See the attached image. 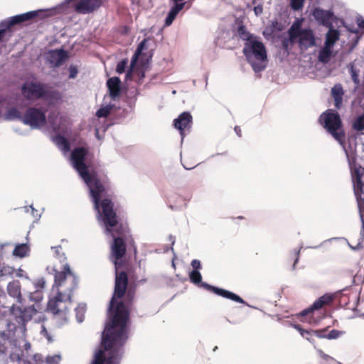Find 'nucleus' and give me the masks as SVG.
Masks as SVG:
<instances>
[{
	"instance_id": "a19ab883",
	"label": "nucleus",
	"mask_w": 364,
	"mask_h": 364,
	"mask_svg": "<svg viewBox=\"0 0 364 364\" xmlns=\"http://www.w3.org/2000/svg\"><path fill=\"white\" fill-rule=\"evenodd\" d=\"M344 333V331L333 329L327 333L326 338L329 340L336 339L343 336Z\"/></svg>"
},
{
	"instance_id": "7c9ffc66",
	"label": "nucleus",
	"mask_w": 364,
	"mask_h": 364,
	"mask_svg": "<svg viewBox=\"0 0 364 364\" xmlns=\"http://www.w3.org/2000/svg\"><path fill=\"white\" fill-rule=\"evenodd\" d=\"M348 68L349 69V72L351 75L352 80L355 83L356 86H358L360 85V80H359V73L360 70L357 69L355 67V65L353 63H349L348 65Z\"/></svg>"
},
{
	"instance_id": "58836bf2",
	"label": "nucleus",
	"mask_w": 364,
	"mask_h": 364,
	"mask_svg": "<svg viewBox=\"0 0 364 364\" xmlns=\"http://www.w3.org/2000/svg\"><path fill=\"white\" fill-rule=\"evenodd\" d=\"M356 183H357V188H356V189L355 191V195L357 196V200H358V205H360L361 200L363 201V200L361 198V196L359 195L358 191L360 190L362 192V188H363V186L364 184L362 182V180H361L360 176L357 177Z\"/></svg>"
},
{
	"instance_id": "e433bc0d",
	"label": "nucleus",
	"mask_w": 364,
	"mask_h": 364,
	"mask_svg": "<svg viewBox=\"0 0 364 364\" xmlns=\"http://www.w3.org/2000/svg\"><path fill=\"white\" fill-rule=\"evenodd\" d=\"M249 63L251 64L252 68L255 73L261 72V71L264 70L266 68V64L263 63L264 62L259 61L258 63H257V62L252 61L251 59L250 62H249Z\"/></svg>"
},
{
	"instance_id": "b1692460",
	"label": "nucleus",
	"mask_w": 364,
	"mask_h": 364,
	"mask_svg": "<svg viewBox=\"0 0 364 364\" xmlns=\"http://www.w3.org/2000/svg\"><path fill=\"white\" fill-rule=\"evenodd\" d=\"M237 33L239 37L245 41V43H252V41L258 39V38L253 34L250 33L245 28V26L241 25L237 28Z\"/></svg>"
},
{
	"instance_id": "603ef678",
	"label": "nucleus",
	"mask_w": 364,
	"mask_h": 364,
	"mask_svg": "<svg viewBox=\"0 0 364 364\" xmlns=\"http://www.w3.org/2000/svg\"><path fill=\"white\" fill-rule=\"evenodd\" d=\"M334 105L337 109H341L343 103V97L333 98Z\"/></svg>"
},
{
	"instance_id": "49530a36",
	"label": "nucleus",
	"mask_w": 364,
	"mask_h": 364,
	"mask_svg": "<svg viewBox=\"0 0 364 364\" xmlns=\"http://www.w3.org/2000/svg\"><path fill=\"white\" fill-rule=\"evenodd\" d=\"M14 269L10 267H0V277L7 274H12Z\"/></svg>"
},
{
	"instance_id": "f03ea898",
	"label": "nucleus",
	"mask_w": 364,
	"mask_h": 364,
	"mask_svg": "<svg viewBox=\"0 0 364 364\" xmlns=\"http://www.w3.org/2000/svg\"><path fill=\"white\" fill-rule=\"evenodd\" d=\"M55 271V283L53 290L56 288L57 293L50 296L47 302V311L61 321H67L70 314L73 299L72 292L77 285V277L71 272L68 263L63 265V269Z\"/></svg>"
},
{
	"instance_id": "09e8293b",
	"label": "nucleus",
	"mask_w": 364,
	"mask_h": 364,
	"mask_svg": "<svg viewBox=\"0 0 364 364\" xmlns=\"http://www.w3.org/2000/svg\"><path fill=\"white\" fill-rule=\"evenodd\" d=\"M2 309L0 308V319L4 318L9 311L11 313L12 307L16 308L14 304H13L11 307H5L4 306H1Z\"/></svg>"
},
{
	"instance_id": "423d86ee",
	"label": "nucleus",
	"mask_w": 364,
	"mask_h": 364,
	"mask_svg": "<svg viewBox=\"0 0 364 364\" xmlns=\"http://www.w3.org/2000/svg\"><path fill=\"white\" fill-rule=\"evenodd\" d=\"M242 53L248 62H250L252 58L260 62H266L267 60L266 48L263 43L258 39L250 43H245Z\"/></svg>"
},
{
	"instance_id": "ddd939ff",
	"label": "nucleus",
	"mask_w": 364,
	"mask_h": 364,
	"mask_svg": "<svg viewBox=\"0 0 364 364\" xmlns=\"http://www.w3.org/2000/svg\"><path fill=\"white\" fill-rule=\"evenodd\" d=\"M193 117L188 112H183L173 120V125L176 129L179 130L182 138L185 136L186 129H189L191 127Z\"/></svg>"
},
{
	"instance_id": "0eeeda50",
	"label": "nucleus",
	"mask_w": 364,
	"mask_h": 364,
	"mask_svg": "<svg viewBox=\"0 0 364 364\" xmlns=\"http://www.w3.org/2000/svg\"><path fill=\"white\" fill-rule=\"evenodd\" d=\"M82 178L90 188L95 208H99L101 197L105 193V187L95 173H88V177L84 176Z\"/></svg>"
},
{
	"instance_id": "ea45409f",
	"label": "nucleus",
	"mask_w": 364,
	"mask_h": 364,
	"mask_svg": "<svg viewBox=\"0 0 364 364\" xmlns=\"http://www.w3.org/2000/svg\"><path fill=\"white\" fill-rule=\"evenodd\" d=\"M111 112V107L109 106H106L104 107H101L96 112V116L97 117H107Z\"/></svg>"
},
{
	"instance_id": "c9c22d12",
	"label": "nucleus",
	"mask_w": 364,
	"mask_h": 364,
	"mask_svg": "<svg viewBox=\"0 0 364 364\" xmlns=\"http://www.w3.org/2000/svg\"><path fill=\"white\" fill-rule=\"evenodd\" d=\"M190 280L193 284H199L202 281V276L198 271H191L189 274Z\"/></svg>"
},
{
	"instance_id": "5701e85b",
	"label": "nucleus",
	"mask_w": 364,
	"mask_h": 364,
	"mask_svg": "<svg viewBox=\"0 0 364 364\" xmlns=\"http://www.w3.org/2000/svg\"><path fill=\"white\" fill-rule=\"evenodd\" d=\"M329 30L326 34V40L324 45L330 46L333 48L337 41H338L340 37V33L338 30L334 29L332 27H328Z\"/></svg>"
},
{
	"instance_id": "de8ad7c7",
	"label": "nucleus",
	"mask_w": 364,
	"mask_h": 364,
	"mask_svg": "<svg viewBox=\"0 0 364 364\" xmlns=\"http://www.w3.org/2000/svg\"><path fill=\"white\" fill-rule=\"evenodd\" d=\"M327 333V329L326 328L313 331V334L320 338H326Z\"/></svg>"
},
{
	"instance_id": "e2e57ef3",
	"label": "nucleus",
	"mask_w": 364,
	"mask_h": 364,
	"mask_svg": "<svg viewBox=\"0 0 364 364\" xmlns=\"http://www.w3.org/2000/svg\"><path fill=\"white\" fill-rule=\"evenodd\" d=\"M139 73V75L141 74V77H144V73L143 71H140V72H138Z\"/></svg>"
},
{
	"instance_id": "bf43d9fd",
	"label": "nucleus",
	"mask_w": 364,
	"mask_h": 364,
	"mask_svg": "<svg viewBox=\"0 0 364 364\" xmlns=\"http://www.w3.org/2000/svg\"><path fill=\"white\" fill-rule=\"evenodd\" d=\"M46 339H47V341H48V342H51L52 341V338L48 334H47Z\"/></svg>"
},
{
	"instance_id": "37998d69",
	"label": "nucleus",
	"mask_w": 364,
	"mask_h": 364,
	"mask_svg": "<svg viewBox=\"0 0 364 364\" xmlns=\"http://www.w3.org/2000/svg\"><path fill=\"white\" fill-rule=\"evenodd\" d=\"M128 60L127 59H123L120 62L118 63L116 68V72L119 74H122L124 73L125 69L127 66Z\"/></svg>"
},
{
	"instance_id": "4d7b16f0",
	"label": "nucleus",
	"mask_w": 364,
	"mask_h": 364,
	"mask_svg": "<svg viewBox=\"0 0 364 364\" xmlns=\"http://www.w3.org/2000/svg\"><path fill=\"white\" fill-rule=\"evenodd\" d=\"M44 284H45V282L42 279L41 281L38 282V286L41 288V289H43L44 287Z\"/></svg>"
},
{
	"instance_id": "473e14b6",
	"label": "nucleus",
	"mask_w": 364,
	"mask_h": 364,
	"mask_svg": "<svg viewBox=\"0 0 364 364\" xmlns=\"http://www.w3.org/2000/svg\"><path fill=\"white\" fill-rule=\"evenodd\" d=\"M75 316H76L77 321L79 323L82 322L84 320L85 314L86 311L85 307L83 306L79 305L78 306H77L75 308Z\"/></svg>"
},
{
	"instance_id": "4468645a",
	"label": "nucleus",
	"mask_w": 364,
	"mask_h": 364,
	"mask_svg": "<svg viewBox=\"0 0 364 364\" xmlns=\"http://www.w3.org/2000/svg\"><path fill=\"white\" fill-rule=\"evenodd\" d=\"M102 0H81L75 5V10L79 14H90L98 9Z\"/></svg>"
},
{
	"instance_id": "a878e982",
	"label": "nucleus",
	"mask_w": 364,
	"mask_h": 364,
	"mask_svg": "<svg viewBox=\"0 0 364 364\" xmlns=\"http://www.w3.org/2000/svg\"><path fill=\"white\" fill-rule=\"evenodd\" d=\"M144 41H142L141 43H139V45L138 46L137 48H136V53L132 60V62H131V67H130V69L129 70V71L127 72V75H126V78L128 80H131L132 79V75H134L135 73V70L134 68V65L136 63V61L137 60V58H138V55H139V53L141 52V50H143L144 48Z\"/></svg>"
},
{
	"instance_id": "6e6552de",
	"label": "nucleus",
	"mask_w": 364,
	"mask_h": 364,
	"mask_svg": "<svg viewBox=\"0 0 364 364\" xmlns=\"http://www.w3.org/2000/svg\"><path fill=\"white\" fill-rule=\"evenodd\" d=\"M88 154L86 147H77L74 149L71 152V160L74 168L77 171L81 177H88L87 166L85 163V157Z\"/></svg>"
},
{
	"instance_id": "c756f323",
	"label": "nucleus",
	"mask_w": 364,
	"mask_h": 364,
	"mask_svg": "<svg viewBox=\"0 0 364 364\" xmlns=\"http://www.w3.org/2000/svg\"><path fill=\"white\" fill-rule=\"evenodd\" d=\"M301 31H303V29L301 28L299 23L292 25L289 30L290 40L293 41L296 39H299Z\"/></svg>"
},
{
	"instance_id": "dca6fc26",
	"label": "nucleus",
	"mask_w": 364,
	"mask_h": 364,
	"mask_svg": "<svg viewBox=\"0 0 364 364\" xmlns=\"http://www.w3.org/2000/svg\"><path fill=\"white\" fill-rule=\"evenodd\" d=\"M312 16L319 24L326 27H332V18L333 16L332 11L314 8L312 11Z\"/></svg>"
},
{
	"instance_id": "a18cd8bd",
	"label": "nucleus",
	"mask_w": 364,
	"mask_h": 364,
	"mask_svg": "<svg viewBox=\"0 0 364 364\" xmlns=\"http://www.w3.org/2000/svg\"><path fill=\"white\" fill-rule=\"evenodd\" d=\"M296 328L300 332L301 335L304 338L308 339L309 341H310L309 336H311V335H314L313 334V331H314L304 330L302 328H301L299 325L296 326Z\"/></svg>"
},
{
	"instance_id": "f3484780",
	"label": "nucleus",
	"mask_w": 364,
	"mask_h": 364,
	"mask_svg": "<svg viewBox=\"0 0 364 364\" xmlns=\"http://www.w3.org/2000/svg\"><path fill=\"white\" fill-rule=\"evenodd\" d=\"M26 348V353H24L20 348H15L9 355L10 360L13 363H22V364H31L29 360L30 355H28V349L31 348V344L26 343L24 344Z\"/></svg>"
},
{
	"instance_id": "2f4dec72",
	"label": "nucleus",
	"mask_w": 364,
	"mask_h": 364,
	"mask_svg": "<svg viewBox=\"0 0 364 364\" xmlns=\"http://www.w3.org/2000/svg\"><path fill=\"white\" fill-rule=\"evenodd\" d=\"M7 118L9 119H18L23 122V115L21 114V112L15 107H12L7 111Z\"/></svg>"
},
{
	"instance_id": "13d9d810",
	"label": "nucleus",
	"mask_w": 364,
	"mask_h": 364,
	"mask_svg": "<svg viewBox=\"0 0 364 364\" xmlns=\"http://www.w3.org/2000/svg\"><path fill=\"white\" fill-rule=\"evenodd\" d=\"M358 26L360 28L362 29H364V19L361 20L359 23H358Z\"/></svg>"
},
{
	"instance_id": "f8f14e48",
	"label": "nucleus",
	"mask_w": 364,
	"mask_h": 364,
	"mask_svg": "<svg viewBox=\"0 0 364 364\" xmlns=\"http://www.w3.org/2000/svg\"><path fill=\"white\" fill-rule=\"evenodd\" d=\"M336 296L334 294H325L324 295L316 299L309 309L304 310L301 314L303 316H306L315 310H319L323 307L331 306Z\"/></svg>"
},
{
	"instance_id": "0e129e2a",
	"label": "nucleus",
	"mask_w": 364,
	"mask_h": 364,
	"mask_svg": "<svg viewBox=\"0 0 364 364\" xmlns=\"http://www.w3.org/2000/svg\"><path fill=\"white\" fill-rule=\"evenodd\" d=\"M42 331H46V327L44 325H42Z\"/></svg>"
},
{
	"instance_id": "f257e3e1",
	"label": "nucleus",
	"mask_w": 364,
	"mask_h": 364,
	"mask_svg": "<svg viewBox=\"0 0 364 364\" xmlns=\"http://www.w3.org/2000/svg\"><path fill=\"white\" fill-rule=\"evenodd\" d=\"M113 237L110 245V260L115 269L114 292L109 302L110 323L103 332L100 348L95 353L91 364H117L121 358V348L128 339L129 308L135 299L137 284L132 277L129 284L128 274L131 269L120 270L124 267V257L127 243H134L127 224L118 225L106 232Z\"/></svg>"
},
{
	"instance_id": "052dcab7",
	"label": "nucleus",
	"mask_w": 364,
	"mask_h": 364,
	"mask_svg": "<svg viewBox=\"0 0 364 364\" xmlns=\"http://www.w3.org/2000/svg\"><path fill=\"white\" fill-rule=\"evenodd\" d=\"M1 295H4V289L0 287V296Z\"/></svg>"
},
{
	"instance_id": "4c0bfd02",
	"label": "nucleus",
	"mask_w": 364,
	"mask_h": 364,
	"mask_svg": "<svg viewBox=\"0 0 364 364\" xmlns=\"http://www.w3.org/2000/svg\"><path fill=\"white\" fill-rule=\"evenodd\" d=\"M52 252L53 253V256L59 259L60 262H62V260L65 259V257L63 252H61V247H53L51 248Z\"/></svg>"
},
{
	"instance_id": "864d4df0",
	"label": "nucleus",
	"mask_w": 364,
	"mask_h": 364,
	"mask_svg": "<svg viewBox=\"0 0 364 364\" xmlns=\"http://www.w3.org/2000/svg\"><path fill=\"white\" fill-rule=\"evenodd\" d=\"M262 6H257L254 8V11L256 15H259L260 14H262Z\"/></svg>"
},
{
	"instance_id": "cd10ccee",
	"label": "nucleus",
	"mask_w": 364,
	"mask_h": 364,
	"mask_svg": "<svg viewBox=\"0 0 364 364\" xmlns=\"http://www.w3.org/2000/svg\"><path fill=\"white\" fill-rule=\"evenodd\" d=\"M331 55L332 48L324 45V47L318 53V60L321 63H327L329 62Z\"/></svg>"
},
{
	"instance_id": "79ce46f5",
	"label": "nucleus",
	"mask_w": 364,
	"mask_h": 364,
	"mask_svg": "<svg viewBox=\"0 0 364 364\" xmlns=\"http://www.w3.org/2000/svg\"><path fill=\"white\" fill-rule=\"evenodd\" d=\"M305 0H291L290 6L294 11H299L304 6Z\"/></svg>"
},
{
	"instance_id": "a211bd4d",
	"label": "nucleus",
	"mask_w": 364,
	"mask_h": 364,
	"mask_svg": "<svg viewBox=\"0 0 364 364\" xmlns=\"http://www.w3.org/2000/svg\"><path fill=\"white\" fill-rule=\"evenodd\" d=\"M298 43L301 48H309L314 46L316 45V40L313 31L310 28L303 29L298 39Z\"/></svg>"
},
{
	"instance_id": "20e7f679",
	"label": "nucleus",
	"mask_w": 364,
	"mask_h": 364,
	"mask_svg": "<svg viewBox=\"0 0 364 364\" xmlns=\"http://www.w3.org/2000/svg\"><path fill=\"white\" fill-rule=\"evenodd\" d=\"M319 122L327 132L339 143L343 144L345 132L342 129V121L338 112L328 109L319 117Z\"/></svg>"
},
{
	"instance_id": "39448f33",
	"label": "nucleus",
	"mask_w": 364,
	"mask_h": 364,
	"mask_svg": "<svg viewBox=\"0 0 364 364\" xmlns=\"http://www.w3.org/2000/svg\"><path fill=\"white\" fill-rule=\"evenodd\" d=\"M95 209L105 224L106 232L112 231L114 228H117L118 225L123 224L119 222V218L114 210V203L111 198H105L100 200L99 208Z\"/></svg>"
},
{
	"instance_id": "72a5a7b5",
	"label": "nucleus",
	"mask_w": 364,
	"mask_h": 364,
	"mask_svg": "<svg viewBox=\"0 0 364 364\" xmlns=\"http://www.w3.org/2000/svg\"><path fill=\"white\" fill-rule=\"evenodd\" d=\"M344 94L341 85H336L331 90V95L333 98L343 97Z\"/></svg>"
},
{
	"instance_id": "1a4fd4ad",
	"label": "nucleus",
	"mask_w": 364,
	"mask_h": 364,
	"mask_svg": "<svg viewBox=\"0 0 364 364\" xmlns=\"http://www.w3.org/2000/svg\"><path fill=\"white\" fill-rule=\"evenodd\" d=\"M43 11H29L25 14L16 15L11 17L10 18L4 21L2 24L5 27L4 29L0 30V41L2 40L4 36L6 30L10 29L13 26L20 24L23 22L33 19L38 16L39 12Z\"/></svg>"
},
{
	"instance_id": "680f3d73",
	"label": "nucleus",
	"mask_w": 364,
	"mask_h": 364,
	"mask_svg": "<svg viewBox=\"0 0 364 364\" xmlns=\"http://www.w3.org/2000/svg\"><path fill=\"white\" fill-rule=\"evenodd\" d=\"M46 12H47V16L52 14L51 10H50V9H47Z\"/></svg>"
},
{
	"instance_id": "f704fd0d",
	"label": "nucleus",
	"mask_w": 364,
	"mask_h": 364,
	"mask_svg": "<svg viewBox=\"0 0 364 364\" xmlns=\"http://www.w3.org/2000/svg\"><path fill=\"white\" fill-rule=\"evenodd\" d=\"M353 127L357 131L364 130V114L355 120Z\"/></svg>"
},
{
	"instance_id": "c03bdc74",
	"label": "nucleus",
	"mask_w": 364,
	"mask_h": 364,
	"mask_svg": "<svg viewBox=\"0 0 364 364\" xmlns=\"http://www.w3.org/2000/svg\"><path fill=\"white\" fill-rule=\"evenodd\" d=\"M61 360L60 354H55L53 356H47V364H58Z\"/></svg>"
},
{
	"instance_id": "5fc2aeb1",
	"label": "nucleus",
	"mask_w": 364,
	"mask_h": 364,
	"mask_svg": "<svg viewBox=\"0 0 364 364\" xmlns=\"http://www.w3.org/2000/svg\"><path fill=\"white\" fill-rule=\"evenodd\" d=\"M294 257H296L294 263V268L295 267L296 263L299 261V250L295 251L294 252Z\"/></svg>"
},
{
	"instance_id": "c85d7f7f",
	"label": "nucleus",
	"mask_w": 364,
	"mask_h": 364,
	"mask_svg": "<svg viewBox=\"0 0 364 364\" xmlns=\"http://www.w3.org/2000/svg\"><path fill=\"white\" fill-rule=\"evenodd\" d=\"M53 140L58 146L63 151H68L70 150V143L65 137L61 135H58L54 138Z\"/></svg>"
},
{
	"instance_id": "6ab92c4d",
	"label": "nucleus",
	"mask_w": 364,
	"mask_h": 364,
	"mask_svg": "<svg viewBox=\"0 0 364 364\" xmlns=\"http://www.w3.org/2000/svg\"><path fill=\"white\" fill-rule=\"evenodd\" d=\"M68 57L67 52L62 49L51 50L48 53V61L53 67L60 66Z\"/></svg>"
},
{
	"instance_id": "2eb2a0df",
	"label": "nucleus",
	"mask_w": 364,
	"mask_h": 364,
	"mask_svg": "<svg viewBox=\"0 0 364 364\" xmlns=\"http://www.w3.org/2000/svg\"><path fill=\"white\" fill-rule=\"evenodd\" d=\"M202 287L206 289L208 291H210L215 294L220 296L222 297L230 299L232 301L240 303V304H246L245 301L238 295L235 294L233 292L228 291L226 289H223L217 287L212 286L207 283H203Z\"/></svg>"
},
{
	"instance_id": "7ed1b4c3",
	"label": "nucleus",
	"mask_w": 364,
	"mask_h": 364,
	"mask_svg": "<svg viewBox=\"0 0 364 364\" xmlns=\"http://www.w3.org/2000/svg\"><path fill=\"white\" fill-rule=\"evenodd\" d=\"M31 299L36 301V305L24 309L12 307V318L7 324V330L0 333L1 346H4L6 341L14 342L16 344L18 339H25L26 323L31 319L33 315L40 311L38 302L43 300V294L37 290L31 295Z\"/></svg>"
},
{
	"instance_id": "3c124183",
	"label": "nucleus",
	"mask_w": 364,
	"mask_h": 364,
	"mask_svg": "<svg viewBox=\"0 0 364 364\" xmlns=\"http://www.w3.org/2000/svg\"><path fill=\"white\" fill-rule=\"evenodd\" d=\"M69 72H70L69 77L75 78L77 73V69L75 66H70L69 68Z\"/></svg>"
},
{
	"instance_id": "69168bd1",
	"label": "nucleus",
	"mask_w": 364,
	"mask_h": 364,
	"mask_svg": "<svg viewBox=\"0 0 364 364\" xmlns=\"http://www.w3.org/2000/svg\"><path fill=\"white\" fill-rule=\"evenodd\" d=\"M33 358H34L35 360H37V355H34Z\"/></svg>"
},
{
	"instance_id": "bb28decb",
	"label": "nucleus",
	"mask_w": 364,
	"mask_h": 364,
	"mask_svg": "<svg viewBox=\"0 0 364 364\" xmlns=\"http://www.w3.org/2000/svg\"><path fill=\"white\" fill-rule=\"evenodd\" d=\"M30 252V247L27 244H18L16 245L14 251L13 255L15 257H18L20 258L25 257L28 255Z\"/></svg>"
},
{
	"instance_id": "774afa93",
	"label": "nucleus",
	"mask_w": 364,
	"mask_h": 364,
	"mask_svg": "<svg viewBox=\"0 0 364 364\" xmlns=\"http://www.w3.org/2000/svg\"><path fill=\"white\" fill-rule=\"evenodd\" d=\"M217 348H218V347L215 346V348H213V350L215 351Z\"/></svg>"
},
{
	"instance_id": "412c9836",
	"label": "nucleus",
	"mask_w": 364,
	"mask_h": 364,
	"mask_svg": "<svg viewBox=\"0 0 364 364\" xmlns=\"http://www.w3.org/2000/svg\"><path fill=\"white\" fill-rule=\"evenodd\" d=\"M7 292L8 294L16 299L18 303L23 302V298L21 293V285L20 282L18 280H14L9 282L7 285Z\"/></svg>"
},
{
	"instance_id": "6e6d98bb",
	"label": "nucleus",
	"mask_w": 364,
	"mask_h": 364,
	"mask_svg": "<svg viewBox=\"0 0 364 364\" xmlns=\"http://www.w3.org/2000/svg\"><path fill=\"white\" fill-rule=\"evenodd\" d=\"M235 132H236V134H237V135L238 136H242V131H241V129H240V127L236 126V127H235Z\"/></svg>"
},
{
	"instance_id": "338daca9",
	"label": "nucleus",
	"mask_w": 364,
	"mask_h": 364,
	"mask_svg": "<svg viewBox=\"0 0 364 364\" xmlns=\"http://www.w3.org/2000/svg\"><path fill=\"white\" fill-rule=\"evenodd\" d=\"M184 168H185L186 169H188V170L192 168H190V167H186V166H184Z\"/></svg>"
},
{
	"instance_id": "aec40b11",
	"label": "nucleus",
	"mask_w": 364,
	"mask_h": 364,
	"mask_svg": "<svg viewBox=\"0 0 364 364\" xmlns=\"http://www.w3.org/2000/svg\"><path fill=\"white\" fill-rule=\"evenodd\" d=\"M174 3V5L171 8L168 16L165 20V25L170 26L178 13L184 8L186 5V2H183V0H172Z\"/></svg>"
},
{
	"instance_id": "393cba45",
	"label": "nucleus",
	"mask_w": 364,
	"mask_h": 364,
	"mask_svg": "<svg viewBox=\"0 0 364 364\" xmlns=\"http://www.w3.org/2000/svg\"><path fill=\"white\" fill-rule=\"evenodd\" d=\"M61 94L58 91L47 89V106L56 105L61 102Z\"/></svg>"
},
{
	"instance_id": "9b49d317",
	"label": "nucleus",
	"mask_w": 364,
	"mask_h": 364,
	"mask_svg": "<svg viewBox=\"0 0 364 364\" xmlns=\"http://www.w3.org/2000/svg\"><path fill=\"white\" fill-rule=\"evenodd\" d=\"M23 123L33 128H37L46 121L45 113L41 109L36 107L28 108L23 114Z\"/></svg>"
},
{
	"instance_id": "8fccbe9b",
	"label": "nucleus",
	"mask_w": 364,
	"mask_h": 364,
	"mask_svg": "<svg viewBox=\"0 0 364 364\" xmlns=\"http://www.w3.org/2000/svg\"><path fill=\"white\" fill-rule=\"evenodd\" d=\"M191 266L193 269V271H198V269H201V264L198 259L192 260Z\"/></svg>"
},
{
	"instance_id": "9d476101",
	"label": "nucleus",
	"mask_w": 364,
	"mask_h": 364,
	"mask_svg": "<svg viewBox=\"0 0 364 364\" xmlns=\"http://www.w3.org/2000/svg\"><path fill=\"white\" fill-rule=\"evenodd\" d=\"M21 93L26 99L33 101L46 95V87L40 83L26 82L21 87Z\"/></svg>"
},
{
	"instance_id": "4be33fe9",
	"label": "nucleus",
	"mask_w": 364,
	"mask_h": 364,
	"mask_svg": "<svg viewBox=\"0 0 364 364\" xmlns=\"http://www.w3.org/2000/svg\"><path fill=\"white\" fill-rule=\"evenodd\" d=\"M121 80L118 77L109 78L107 82V85L109 92V95L112 99L120 95L121 92Z\"/></svg>"
}]
</instances>
